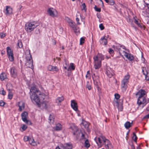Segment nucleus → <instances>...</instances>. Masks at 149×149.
<instances>
[{"instance_id": "obj_9", "label": "nucleus", "mask_w": 149, "mask_h": 149, "mask_svg": "<svg viewBox=\"0 0 149 149\" xmlns=\"http://www.w3.org/2000/svg\"><path fill=\"white\" fill-rule=\"evenodd\" d=\"M94 140L97 144L98 143H102L103 142L104 143L109 142V140L106 139L104 136H101L98 138L95 137Z\"/></svg>"}, {"instance_id": "obj_28", "label": "nucleus", "mask_w": 149, "mask_h": 149, "mask_svg": "<svg viewBox=\"0 0 149 149\" xmlns=\"http://www.w3.org/2000/svg\"><path fill=\"white\" fill-rule=\"evenodd\" d=\"M72 145L69 143H66L63 146V149H72Z\"/></svg>"}, {"instance_id": "obj_59", "label": "nucleus", "mask_w": 149, "mask_h": 149, "mask_svg": "<svg viewBox=\"0 0 149 149\" xmlns=\"http://www.w3.org/2000/svg\"><path fill=\"white\" fill-rule=\"evenodd\" d=\"M27 128V127L25 125H23V126L22 127V129L24 131Z\"/></svg>"}, {"instance_id": "obj_30", "label": "nucleus", "mask_w": 149, "mask_h": 149, "mask_svg": "<svg viewBox=\"0 0 149 149\" xmlns=\"http://www.w3.org/2000/svg\"><path fill=\"white\" fill-rule=\"evenodd\" d=\"M64 98L63 96L58 97L56 100V103L58 104L61 103L64 100Z\"/></svg>"}, {"instance_id": "obj_24", "label": "nucleus", "mask_w": 149, "mask_h": 149, "mask_svg": "<svg viewBox=\"0 0 149 149\" xmlns=\"http://www.w3.org/2000/svg\"><path fill=\"white\" fill-rule=\"evenodd\" d=\"M25 55L26 59L32 58L31 55L30 54V51L29 49H27L25 51Z\"/></svg>"}, {"instance_id": "obj_4", "label": "nucleus", "mask_w": 149, "mask_h": 149, "mask_svg": "<svg viewBox=\"0 0 149 149\" xmlns=\"http://www.w3.org/2000/svg\"><path fill=\"white\" fill-rule=\"evenodd\" d=\"M113 47L119 53L120 55H124L125 53L127 52L125 51L126 49L125 46L120 44H117L116 45L113 46Z\"/></svg>"}, {"instance_id": "obj_51", "label": "nucleus", "mask_w": 149, "mask_h": 149, "mask_svg": "<svg viewBox=\"0 0 149 149\" xmlns=\"http://www.w3.org/2000/svg\"><path fill=\"white\" fill-rule=\"evenodd\" d=\"M54 119V118H53V117L50 114L49 117V119L50 121V122H51L52 120H53Z\"/></svg>"}, {"instance_id": "obj_15", "label": "nucleus", "mask_w": 149, "mask_h": 149, "mask_svg": "<svg viewBox=\"0 0 149 149\" xmlns=\"http://www.w3.org/2000/svg\"><path fill=\"white\" fill-rule=\"evenodd\" d=\"M142 72L143 74L145 75V79L148 81L149 80V72L147 70L146 68L142 67Z\"/></svg>"}, {"instance_id": "obj_34", "label": "nucleus", "mask_w": 149, "mask_h": 149, "mask_svg": "<svg viewBox=\"0 0 149 149\" xmlns=\"http://www.w3.org/2000/svg\"><path fill=\"white\" fill-rule=\"evenodd\" d=\"M90 146L89 141L88 139H86L84 143V146L85 147L87 148H89Z\"/></svg>"}, {"instance_id": "obj_27", "label": "nucleus", "mask_w": 149, "mask_h": 149, "mask_svg": "<svg viewBox=\"0 0 149 149\" xmlns=\"http://www.w3.org/2000/svg\"><path fill=\"white\" fill-rule=\"evenodd\" d=\"M132 122L130 123L129 121H127L124 124V126L126 129H128L132 126Z\"/></svg>"}, {"instance_id": "obj_50", "label": "nucleus", "mask_w": 149, "mask_h": 149, "mask_svg": "<svg viewBox=\"0 0 149 149\" xmlns=\"http://www.w3.org/2000/svg\"><path fill=\"white\" fill-rule=\"evenodd\" d=\"M134 22L135 23L137 24L138 26L139 27H141V25L140 23H139L138 21L136 20V19H135Z\"/></svg>"}, {"instance_id": "obj_52", "label": "nucleus", "mask_w": 149, "mask_h": 149, "mask_svg": "<svg viewBox=\"0 0 149 149\" xmlns=\"http://www.w3.org/2000/svg\"><path fill=\"white\" fill-rule=\"evenodd\" d=\"M99 28L101 30H103L104 27L102 24H100L99 25Z\"/></svg>"}, {"instance_id": "obj_16", "label": "nucleus", "mask_w": 149, "mask_h": 149, "mask_svg": "<svg viewBox=\"0 0 149 149\" xmlns=\"http://www.w3.org/2000/svg\"><path fill=\"white\" fill-rule=\"evenodd\" d=\"M146 102V99L144 97H138L137 103L139 105L144 104Z\"/></svg>"}, {"instance_id": "obj_13", "label": "nucleus", "mask_w": 149, "mask_h": 149, "mask_svg": "<svg viewBox=\"0 0 149 149\" xmlns=\"http://www.w3.org/2000/svg\"><path fill=\"white\" fill-rule=\"evenodd\" d=\"M6 9L4 10V12L6 16H9L13 13V9L12 8L9 6H6Z\"/></svg>"}, {"instance_id": "obj_45", "label": "nucleus", "mask_w": 149, "mask_h": 149, "mask_svg": "<svg viewBox=\"0 0 149 149\" xmlns=\"http://www.w3.org/2000/svg\"><path fill=\"white\" fill-rule=\"evenodd\" d=\"M109 4L111 5H113L115 3V2L113 0H109Z\"/></svg>"}, {"instance_id": "obj_31", "label": "nucleus", "mask_w": 149, "mask_h": 149, "mask_svg": "<svg viewBox=\"0 0 149 149\" xmlns=\"http://www.w3.org/2000/svg\"><path fill=\"white\" fill-rule=\"evenodd\" d=\"M6 50L7 54L8 56L13 54V51L9 47H8L6 48Z\"/></svg>"}, {"instance_id": "obj_17", "label": "nucleus", "mask_w": 149, "mask_h": 149, "mask_svg": "<svg viewBox=\"0 0 149 149\" xmlns=\"http://www.w3.org/2000/svg\"><path fill=\"white\" fill-rule=\"evenodd\" d=\"M40 102L39 105H38H38L39 107H42L43 109H46L47 107V102L45 101H44L42 103L41 102V101L44 100V99L41 100L40 99Z\"/></svg>"}, {"instance_id": "obj_58", "label": "nucleus", "mask_w": 149, "mask_h": 149, "mask_svg": "<svg viewBox=\"0 0 149 149\" xmlns=\"http://www.w3.org/2000/svg\"><path fill=\"white\" fill-rule=\"evenodd\" d=\"M109 149H113V146L112 144L111 143H110L109 141Z\"/></svg>"}, {"instance_id": "obj_61", "label": "nucleus", "mask_w": 149, "mask_h": 149, "mask_svg": "<svg viewBox=\"0 0 149 149\" xmlns=\"http://www.w3.org/2000/svg\"><path fill=\"white\" fill-rule=\"evenodd\" d=\"M141 60L142 62L144 63L145 61V59L143 57V55L141 56Z\"/></svg>"}, {"instance_id": "obj_41", "label": "nucleus", "mask_w": 149, "mask_h": 149, "mask_svg": "<svg viewBox=\"0 0 149 149\" xmlns=\"http://www.w3.org/2000/svg\"><path fill=\"white\" fill-rule=\"evenodd\" d=\"M10 92H9L8 95V98L10 100H11L12 99L13 97V94L11 92H10V90L9 89Z\"/></svg>"}, {"instance_id": "obj_60", "label": "nucleus", "mask_w": 149, "mask_h": 149, "mask_svg": "<svg viewBox=\"0 0 149 149\" xmlns=\"http://www.w3.org/2000/svg\"><path fill=\"white\" fill-rule=\"evenodd\" d=\"M1 94L3 95H5L6 94V92L3 90L1 92Z\"/></svg>"}, {"instance_id": "obj_10", "label": "nucleus", "mask_w": 149, "mask_h": 149, "mask_svg": "<svg viewBox=\"0 0 149 149\" xmlns=\"http://www.w3.org/2000/svg\"><path fill=\"white\" fill-rule=\"evenodd\" d=\"M94 140L97 144L98 143H102L103 142L104 143L109 142V140L106 139L104 136H101L98 138L95 137Z\"/></svg>"}, {"instance_id": "obj_14", "label": "nucleus", "mask_w": 149, "mask_h": 149, "mask_svg": "<svg viewBox=\"0 0 149 149\" xmlns=\"http://www.w3.org/2000/svg\"><path fill=\"white\" fill-rule=\"evenodd\" d=\"M25 64L27 67L33 69V67L32 58H29L26 59V62Z\"/></svg>"}, {"instance_id": "obj_22", "label": "nucleus", "mask_w": 149, "mask_h": 149, "mask_svg": "<svg viewBox=\"0 0 149 149\" xmlns=\"http://www.w3.org/2000/svg\"><path fill=\"white\" fill-rule=\"evenodd\" d=\"M128 82L123 79L121 82V87L125 91L127 87V85Z\"/></svg>"}, {"instance_id": "obj_57", "label": "nucleus", "mask_w": 149, "mask_h": 149, "mask_svg": "<svg viewBox=\"0 0 149 149\" xmlns=\"http://www.w3.org/2000/svg\"><path fill=\"white\" fill-rule=\"evenodd\" d=\"M109 52V54H111L113 53L114 51L112 49L110 48Z\"/></svg>"}, {"instance_id": "obj_32", "label": "nucleus", "mask_w": 149, "mask_h": 149, "mask_svg": "<svg viewBox=\"0 0 149 149\" xmlns=\"http://www.w3.org/2000/svg\"><path fill=\"white\" fill-rule=\"evenodd\" d=\"M75 67L73 63H71L70 64V65L69 67L68 68L67 70L69 71L71 70H74L75 69Z\"/></svg>"}, {"instance_id": "obj_33", "label": "nucleus", "mask_w": 149, "mask_h": 149, "mask_svg": "<svg viewBox=\"0 0 149 149\" xmlns=\"http://www.w3.org/2000/svg\"><path fill=\"white\" fill-rule=\"evenodd\" d=\"M6 78V76L5 73H2L0 75V79L2 81H3Z\"/></svg>"}, {"instance_id": "obj_55", "label": "nucleus", "mask_w": 149, "mask_h": 149, "mask_svg": "<svg viewBox=\"0 0 149 149\" xmlns=\"http://www.w3.org/2000/svg\"><path fill=\"white\" fill-rule=\"evenodd\" d=\"M5 104V103L3 100L0 101V106H3Z\"/></svg>"}, {"instance_id": "obj_35", "label": "nucleus", "mask_w": 149, "mask_h": 149, "mask_svg": "<svg viewBox=\"0 0 149 149\" xmlns=\"http://www.w3.org/2000/svg\"><path fill=\"white\" fill-rule=\"evenodd\" d=\"M29 142L30 144L32 145V146H34L36 145V143H35L34 140L33 139L30 138Z\"/></svg>"}, {"instance_id": "obj_40", "label": "nucleus", "mask_w": 149, "mask_h": 149, "mask_svg": "<svg viewBox=\"0 0 149 149\" xmlns=\"http://www.w3.org/2000/svg\"><path fill=\"white\" fill-rule=\"evenodd\" d=\"M58 69L56 66H53V67L52 68V71L54 72H56L58 71Z\"/></svg>"}, {"instance_id": "obj_36", "label": "nucleus", "mask_w": 149, "mask_h": 149, "mask_svg": "<svg viewBox=\"0 0 149 149\" xmlns=\"http://www.w3.org/2000/svg\"><path fill=\"white\" fill-rule=\"evenodd\" d=\"M130 77V75L128 74H126L123 79L129 82V80Z\"/></svg>"}, {"instance_id": "obj_44", "label": "nucleus", "mask_w": 149, "mask_h": 149, "mask_svg": "<svg viewBox=\"0 0 149 149\" xmlns=\"http://www.w3.org/2000/svg\"><path fill=\"white\" fill-rule=\"evenodd\" d=\"M82 124L85 128H87L88 127V125L86 122L85 121H83L82 123Z\"/></svg>"}, {"instance_id": "obj_48", "label": "nucleus", "mask_w": 149, "mask_h": 149, "mask_svg": "<svg viewBox=\"0 0 149 149\" xmlns=\"http://www.w3.org/2000/svg\"><path fill=\"white\" fill-rule=\"evenodd\" d=\"M94 9L95 10L98 12H100L101 11V8H98L96 6H95L94 7Z\"/></svg>"}, {"instance_id": "obj_56", "label": "nucleus", "mask_w": 149, "mask_h": 149, "mask_svg": "<svg viewBox=\"0 0 149 149\" xmlns=\"http://www.w3.org/2000/svg\"><path fill=\"white\" fill-rule=\"evenodd\" d=\"M109 143L108 142L105 143V148L106 149H109Z\"/></svg>"}, {"instance_id": "obj_42", "label": "nucleus", "mask_w": 149, "mask_h": 149, "mask_svg": "<svg viewBox=\"0 0 149 149\" xmlns=\"http://www.w3.org/2000/svg\"><path fill=\"white\" fill-rule=\"evenodd\" d=\"M133 136L132 137V139L134 140L135 142H136V140L137 139V137L135 133L134 132L133 133Z\"/></svg>"}, {"instance_id": "obj_11", "label": "nucleus", "mask_w": 149, "mask_h": 149, "mask_svg": "<svg viewBox=\"0 0 149 149\" xmlns=\"http://www.w3.org/2000/svg\"><path fill=\"white\" fill-rule=\"evenodd\" d=\"M10 73L12 77L15 78L17 76V71L15 67H13L10 69Z\"/></svg>"}, {"instance_id": "obj_43", "label": "nucleus", "mask_w": 149, "mask_h": 149, "mask_svg": "<svg viewBox=\"0 0 149 149\" xmlns=\"http://www.w3.org/2000/svg\"><path fill=\"white\" fill-rule=\"evenodd\" d=\"M82 8H81V10H84L85 11H86V6L85 3H84L82 4Z\"/></svg>"}, {"instance_id": "obj_29", "label": "nucleus", "mask_w": 149, "mask_h": 149, "mask_svg": "<svg viewBox=\"0 0 149 149\" xmlns=\"http://www.w3.org/2000/svg\"><path fill=\"white\" fill-rule=\"evenodd\" d=\"M124 56L130 60H132L134 59V57L132 56L127 52L125 53Z\"/></svg>"}, {"instance_id": "obj_2", "label": "nucleus", "mask_w": 149, "mask_h": 149, "mask_svg": "<svg viewBox=\"0 0 149 149\" xmlns=\"http://www.w3.org/2000/svg\"><path fill=\"white\" fill-rule=\"evenodd\" d=\"M94 60V67L95 69L100 68L101 65V61L104 59V56L101 54H98L93 58Z\"/></svg>"}, {"instance_id": "obj_8", "label": "nucleus", "mask_w": 149, "mask_h": 149, "mask_svg": "<svg viewBox=\"0 0 149 149\" xmlns=\"http://www.w3.org/2000/svg\"><path fill=\"white\" fill-rule=\"evenodd\" d=\"M94 140L97 144L98 143H102L103 142L104 143L109 142V140L106 139L104 136H101L98 138L95 137Z\"/></svg>"}, {"instance_id": "obj_23", "label": "nucleus", "mask_w": 149, "mask_h": 149, "mask_svg": "<svg viewBox=\"0 0 149 149\" xmlns=\"http://www.w3.org/2000/svg\"><path fill=\"white\" fill-rule=\"evenodd\" d=\"M100 42L101 44H103L105 45H106L107 43V38H106L105 36L101 38Z\"/></svg>"}, {"instance_id": "obj_6", "label": "nucleus", "mask_w": 149, "mask_h": 149, "mask_svg": "<svg viewBox=\"0 0 149 149\" xmlns=\"http://www.w3.org/2000/svg\"><path fill=\"white\" fill-rule=\"evenodd\" d=\"M68 24L69 26L72 29L76 34L79 32L80 30L79 28L77 27L74 22H73L72 20H69L68 21Z\"/></svg>"}, {"instance_id": "obj_21", "label": "nucleus", "mask_w": 149, "mask_h": 149, "mask_svg": "<svg viewBox=\"0 0 149 149\" xmlns=\"http://www.w3.org/2000/svg\"><path fill=\"white\" fill-rule=\"evenodd\" d=\"M71 107L74 110L76 111L78 110L77 103L74 100H71Z\"/></svg>"}, {"instance_id": "obj_39", "label": "nucleus", "mask_w": 149, "mask_h": 149, "mask_svg": "<svg viewBox=\"0 0 149 149\" xmlns=\"http://www.w3.org/2000/svg\"><path fill=\"white\" fill-rule=\"evenodd\" d=\"M85 37H82L81 38L80 40V45H82L84 42Z\"/></svg>"}, {"instance_id": "obj_37", "label": "nucleus", "mask_w": 149, "mask_h": 149, "mask_svg": "<svg viewBox=\"0 0 149 149\" xmlns=\"http://www.w3.org/2000/svg\"><path fill=\"white\" fill-rule=\"evenodd\" d=\"M17 46L19 48H22L23 47V45L22 42L20 41L19 40L18 42L17 43Z\"/></svg>"}, {"instance_id": "obj_7", "label": "nucleus", "mask_w": 149, "mask_h": 149, "mask_svg": "<svg viewBox=\"0 0 149 149\" xmlns=\"http://www.w3.org/2000/svg\"><path fill=\"white\" fill-rule=\"evenodd\" d=\"M28 114L27 112L25 111L22 113L21 114L22 119L26 124L31 125L32 124L31 122L27 120Z\"/></svg>"}, {"instance_id": "obj_12", "label": "nucleus", "mask_w": 149, "mask_h": 149, "mask_svg": "<svg viewBox=\"0 0 149 149\" xmlns=\"http://www.w3.org/2000/svg\"><path fill=\"white\" fill-rule=\"evenodd\" d=\"M48 13L50 16L53 17H56L57 15V11L52 8L48 9Z\"/></svg>"}, {"instance_id": "obj_62", "label": "nucleus", "mask_w": 149, "mask_h": 149, "mask_svg": "<svg viewBox=\"0 0 149 149\" xmlns=\"http://www.w3.org/2000/svg\"><path fill=\"white\" fill-rule=\"evenodd\" d=\"M79 19L77 17L76 18V21L77 22V24L78 25L80 24V23L79 22Z\"/></svg>"}, {"instance_id": "obj_5", "label": "nucleus", "mask_w": 149, "mask_h": 149, "mask_svg": "<svg viewBox=\"0 0 149 149\" xmlns=\"http://www.w3.org/2000/svg\"><path fill=\"white\" fill-rule=\"evenodd\" d=\"M70 129L72 130V132L73 133V135L76 136L77 139H78L80 135V132L77 127L72 125L71 126Z\"/></svg>"}, {"instance_id": "obj_20", "label": "nucleus", "mask_w": 149, "mask_h": 149, "mask_svg": "<svg viewBox=\"0 0 149 149\" xmlns=\"http://www.w3.org/2000/svg\"><path fill=\"white\" fill-rule=\"evenodd\" d=\"M146 92L144 89H141L139 90L136 93V95L139 97H144V96L146 94Z\"/></svg>"}, {"instance_id": "obj_63", "label": "nucleus", "mask_w": 149, "mask_h": 149, "mask_svg": "<svg viewBox=\"0 0 149 149\" xmlns=\"http://www.w3.org/2000/svg\"><path fill=\"white\" fill-rule=\"evenodd\" d=\"M97 17L98 19H100L101 18V16L100 13H97Z\"/></svg>"}, {"instance_id": "obj_18", "label": "nucleus", "mask_w": 149, "mask_h": 149, "mask_svg": "<svg viewBox=\"0 0 149 149\" xmlns=\"http://www.w3.org/2000/svg\"><path fill=\"white\" fill-rule=\"evenodd\" d=\"M18 105L19 107L18 110L19 111H21L25 108V103L23 101H20L18 102Z\"/></svg>"}, {"instance_id": "obj_47", "label": "nucleus", "mask_w": 149, "mask_h": 149, "mask_svg": "<svg viewBox=\"0 0 149 149\" xmlns=\"http://www.w3.org/2000/svg\"><path fill=\"white\" fill-rule=\"evenodd\" d=\"M30 138H29L28 136H25L24 138V140L25 141H29Z\"/></svg>"}, {"instance_id": "obj_3", "label": "nucleus", "mask_w": 149, "mask_h": 149, "mask_svg": "<svg viewBox=\"0 0 149 149\" xmlns=\"http://www.w3.org/2000/svg\"><path fill=\"white\" fill-rule=\"evenodd\" d=\"M38 25V23L35 21L28 22L25 24V29L27 32H30Z\"/></svg>"}, {"instance_id": "obj_64", "label": "nucleus", "mask_w": 149, "mask_h": 149, "mask_svg": "<svg viewBox=\"0 0 149 149\" xmlns=\"http://www.w3.org/2000/svg\"><path fill=\"white\" fill-rule=\"evenodd\" d=\"M144 118H149V113L147 115H146V116H145L144 117Z\"/></svg>"}, {"instance_id": "obj_38", "label": "nucleus", "mask_w": 149, "mask_h": 149, "mask_svg": "<svg viewBox=\"0 0 149 149\" xmlns=\"http://www.w3.org/2000/svg\"><path fill=\"white\" fill-rule=\"evenodd\" d=\"M9 60L11 61H13L14 59L13 54H10L8 56Z\"/></svg>"}, {"instance_id": "obj_46", "label": "nucleus", "mask_w": 149, "mask_h": 149, "mask_svg": "<svg viewBox=\"0 0 149 149\" xmlns=\"http://www.w3.org/2000/svg\"><path fill=\"white\" fill-rule=\"evenodd\" d=\"M86 88H88V90H90L91 89V86L89 84V83L88 81L87 82L86 85Z\"/></svg>"}, {"instance_id": "obj_26", "label": "nucleus", "mask_w": 149, "mask_h": 149, "mask_svg": "<svg viewBox=\"0 0 149 149\" xmlns=\"http://www.w3.org/2000/svg\"><path fill=\"white\" fill-rule=\"evenodd\" d=\"M62 126L60 123L56 124V126L53 127V129L56 131H59L61 129Z\"/></svg>"}, {"instance_id": "obj_49", "label": "nucleus", "mask_w": 149, "mask_h": 149, "mask_svg": "<svg viewBox=\"0 0 149 149\" xmlns=\"http://www.w3.org/2000/svg\"><path fill=\"white\" fill-rule=\"evenodd\" d=\"M115 98L117 100L120 97V95L117 93L115 94L114 95Z\"/></svg>"}, {"instance_id": "obj_1", "label": "nucleus", "mask_w": 149, "mask_h": 149, "mask_svg": "<svg viewBox=\"0 0 149 149\" xmlns=\"http://www.w3.org/2000/svg\"><path fill=\"white\" fill-rule=\"evenodd\" d=\"M30 98L32 101H34L36 104L39 105L40 99H44L47 97L44 93H41L35 86H32L30 89Z\"/></svg>"}, {"instance_id": "obj_19", "label": "nucleus", "mask_w": 149, "mask_h": 149, "mask_svg": "<svg viewBox=\"0 0 149 149\" xmlns=\"http://www.w3.org/2000/svg\"><path fill=\"white\" fill-rule=\"evenodd\" d=\"M106 74L109 78H111L114 74L113 71L110 68H107V69Z\"/></svg>"}, {"instance_id": "obj_25", "label": "nucleus", "mask_w": 149, "mask_h": 149, "mask_svg": "<svg viewBox=\"0 0 149 149\" xmlns=\"http://www.w3.org/2000/svg\"><path fill=\"white\" fill-rule=\"evenodd\" d=\"M95 77V74H94L92 76V78L94 81V84L96 86V87L97 88H99V85L100 82L98 80H96L95 79L94 77Z\"/></svg>"}, {"instance_id": "obj_54", "label": "nucleus", "mask_w": 149, "mask_h": 149, "mask_svg": "<svg viewBox=\"0 0 149 149\" xmlns=\"http://www.w3.org/2000/svg\"><path fill=\"white\" fill-rule=\"evenodd\" d=\"M6 36L5 34L2 33H0V37L1 38H3Z\"/></svg>"}, {"instance_id": "obj_53", "label": "nucleus", "mask_w": 149, "mask_h": 149, "mask_svg": "<svg viewBox=\"0 0 149 149\" xmlns=\"http://www.w3.org/2000/svg\"><path fill=\"white\" fill-rule=\"evenodd\" d=\"M53 67V66L52 65H49L48 67H47V69L50 71H52V68Z\"/></svg>"}]
</instances>
